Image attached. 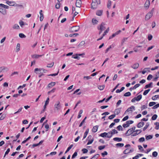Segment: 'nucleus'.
Listing matches in <instances>:
<instances>
[{
  "instance_id": "32",
  "label": "nucleus",
  "mask_w": 159,
  "mask_h": 159,
  "mask_svg": "<svg viewBox=\"0 0 159 159\" xmlns=\"http://www.w3.org/2000/svg\"><path fill=\"white\" fill-rule=\"evenodd\" d=\"M155 125H156L155 129H158L159 128V122H155L154 123Z\"/></svg>"
},
{
  "instance_id": "43",
  "label": "nucleus",
  "mask_w": 159,
  "mask_h": 159,
  "mask_svg": "<svg viewBox=\"0 0 159 159\" xmlns=\"http://www.w3.org/2000/svg\"><path fill=\"white\" fill-rule=\"evenodd\" d=\"M92 22L93 24H97L98 21L95 19H93L92 20Z\"/></svg>"
},
{
  "instance_id": "53",
  "label": "nucleus",
  "mask_w": 159,
  "mask_h": 159,
  "mask_svg": "<svg viewBox=\"0 0 159 159\" xmlns=\"http://www.w3.org/2000/svg\"><path fill=\"white\" fill-rule=\"evenodd\" d=\"M77 155V152H75L72 155V158L73 159L75 158Z\"/></svg>"
},
{
  "instance_id": "44",
  "label": "nucleus",
  "mask_w": 159,
  "mask_h": 159,
  "mask_svg": "<svg viewBox=\"0 0 159 159\" xmlns=\"http://www.w3.org/2000/svg\"><path fill=\"white\" fill-rule=\"evenodd\" d=\"M144 141L145 139L144 137H141L139 139V141L140 142H143Z\"/></svg>"
},
{
  "instance_id": "8",
  "label": "nucleus",
  "mask_w": 159,
  "mask_h": 159,
  "mask_svg": "<svg viewBox=\"0 0 159 159\" xmlns=\"http://www.w3.org/2000/svg\"><path fill=\"white\" fill-rule=\"evenodd\" d=\"M105 24L102 22L100 25V27H98V29L99 30H101L103 31L106 29V27L105 26Z\"/></svg>"
},
{
  "instance_id": "27",
  "label": "nucleus",
  "mask_w": 159,
  "mask_h": 159,
  "mask_svg": "<svg viewBox=\"0 0 159 159\" xmlns=\"http://www.w3.org/2000/svg\"><path fill=\"white\" fill-rule=\"evenodd\" d=\"M20 43H17L16 46V51L18 52L20 50Z\"/></svg>"
},
{
  "instance_id": "45",
  "label": "nucleus",
  "mask_w": 159,
  "mask_h": 159,
  "mask_svg": "<svg viewBox=\"0 0 159 159\" xmlns=\"http://www.w3.org/2000/svg\"><path fill=\"white\" fill-rule=\"evenodd\" d=\"M76 56H75L74 55H73L72 56V57L75 59L79 60L80 59V57L78 55H75Z\"/></svg>"
},
{
  "instance_id": "63",
  "label": "nucleus",
  "mask_w": 159,
  "mask_h": 159,
  "mask_svg": "<svg viewBox=\"0 0 159 159\" xmlns=\"http://www.w3.org/2000/svg\"><path fill=\"white\" fill-rule=\"evenodd\" d=\"M111 133V134H112V135L113 134L117 133L118 132H117V130L114 129H113L112 132Z\"/></svg>"
},
{
  "instance_id": "2",
  "label": "nucleus",
  "mask_w": 159,
  "mask_h": 159,
  "mask_svg": "<svg viewBox=\"0 0 159 159\" xmlns=\"http://www.w3.org/2000/svg\"><path fill=\"white\" fill-rule=\"evenodd\" d=\"M154 10V8H153L145 16V20H149L152 16Z\"/></svg>"
},
{
  "instance_id": "40",
  "label": "nucleus",
  "mask_w": 159,
  "mask_h": 159,
  "mask_svg": "<svg viewBox=\"0 0 159 159\" xmlns=\"http://www.w3.org/2000/svg\"><path fill=\"white\" fill-rule=\"evenodd\" d=\"M54 63L52 62L51 63L48 64L47 65V67H52L54 65Z\"/></svg>"
},
{
  "instance_id": "20",
  "label": "nucleus",
  "mask_w": 159,
  "mask_h": 159,
  "mask_svg": "<svg viewBox=\"0 0 159 159\" xmlns=\"http://www.w3.org/2000/svg\"><path fill=\"white\" fill-rule=\"evenodd\" d=\"M102 10H98L96 11V15L98 16H101L102 14Z\"/></svg>"
},
{
  "instance_id": "22",
  "label": "nucleus",
  "mask_w": 159,
  "mask_h": 159,
  "mask_svg": "<svg viewBox=\"0 0 159 159\" xmlns=\"http://www.w3.org/2000/svg\"><path fill=\"white\" fill-rule=\"evenodd\" d=\"M98 125L94 126L92 129V132L94 133L96 132L98 130Z\"/></svg>"
},
{
  "instance_id": "55",
  "label": "nucleus",
  "mask_w": 159,
  "mask_h": 159,
  "mask_svg": "<svg viewBox=\"0 0 159 159\" xmlns=\"http://www.w3.org/2000/svg\"><path fill=\"white\" fill-rule=\"evenodd\" d=\"M19 24H20V26L22 27L23 25H24V22L22 20H20L19 22Z\"/></svg>"
},
{
  "instance_id": "36",
  "label": "nucleus",
  "mask_w": 159,
  "mask_h": 159,
  "mask_svg": "<svg viewBox=\"0 0 159 159\" xmlns=\"http://www.w3.org/2000/svg\"><path fill=\"white\" fill-rule=\"evenodd\" d=\"M109 30V28L108 27V28L107 30L104 32L103 34H102L103 36H105L106 34L107 33Z\"/></svg>"
},
{
  "instance_id": "51",
  "label": "nucleus",
  "mask_w": 159,
  "mask_h": 159,
  "mask_svg": "<svg viewBox=\"0 0 159 159\" xmlns=\"http://www.w3.org/2000/svg\"><path fill=\"white\" fill-rule=\"evenodd\" d=\"M119 33V30H118L115 33L113 34L112 35V37H115L116 36V35H118Z\"/></svg>"
},
{
  "instance_id": "7",
  "label": "nucleus",
  "mask_w": 159,
  "mask_h": 159,
  "mask_svg": "<svg viewBox=\"0 0 159 159\" xmlns=\"http://www.w3.org/2000/svg\"><path fill=\"white\" fill-rule=\"evenodd\" d=\"M135 127H133L129 129L127 131L126 134L127 135H129L130 134H131L132 133L133 131H134V130H135Z\"/></svg>"
},
{
  "instance_id": "49",
  "label": "nucleus",
  "mask_w": 159,
  "mask_h": 159,
  "mask_svg": "<svg viewBox=\"0 0 159 159\" xmlns=\"http://www.w3.org/2000/svg\"><path fill=\"white\" fill-rule=\"evenodd\" d=\"M155 102H151L149 103V106L150 107L156 104Z\"/></svg>"
},
{
  "instance_id": "35",
  "label": "nucleus",
  "mask_w": 159,
  "mask_h": 159,
  "mask_svg": "<svg viewBox=\"0 0 159 159\" xmlns=\"http://www.w3.org/2000/svg\"><path fill=\"white\" fill-rule=\"evenodd\" d=\"M149 123L148 122H147L145 126L143 128V131H145L149 126Z\"/></svg>"
},
{
  "instance_id": "39",
  "label": "nucleus",
  "mask_w": 159,
  "mask_h": 159,
  "mask_svg": "<svg viewBox=\"0 0 159 159\" xmlns=\"http://www.w3.org/2000/svg\"><path fill=\"white\" fill-rule=\"evenodd\" d=\"M86 118H87V117H85V118L80 123V125H79L80 127L81 126H82V125H83V124L84 123V122H85V119H86Z\"/></svg>"
},
{
  "instance_id": "31",
  "label": "nucleus",
  "mask_w": 159,
  "mask_h": 159,
  "mask_svg": "<svg viewBox=\"0 0 159 159\" xmlns=\"http://www.w3.org/2000/svg\"><path fill=\"white\" fill-rule=\"evenodd\" d=\"M131 93L129 92H127L126 93H125L124 94V96H125V97H129V96H131Z\"/></svg>"
},
{
  "instance_id": "60",
  "label": "nucleus",
  "mask_w": 159,
  "mask_h": 159,
  "mask_svg": "<svg viewBox=\"0 0 159 159\" xmlns=\"http://www.w3.org/2000/svg\"><path fill=\"white\" fill-rule=\"evenodd\" d=\"M84 153H85L87 152L88 150L86 148H83L82 150Z\"/></svg>"
},
{
  "instance_id": "30",
  "label": "nucleus",
  "mask_w": 159,
  "mask_h": 159,
  "mask_svg": "<svg viewBox=\"0 0 159 159\" xmlns=\"http://www.w3.org/2000/svg\"><path fill=\"white\" fill-rule=\"evenodd\" d=\"M146 139L147 140H148L150 139H152L153 137V136L152 135H149L148 136H146Z\"/></svg>"
},
{
  "instance_id": "38",
  "label": "nucleus",
  "mask_w": 159,
  "mask_h": 159,
  "mask_svg": "<svg viewBox=\"0 0 159 159\" xmlns=\"http://www.w3.org/2000/svg\"><path fill=\"white\" fill-rule=\"evenodd\" d=\"M60 7V2H58L55 5V7L57 9L59 8Z\"/></svg>"
},
{
  "instance_id": "61",
  "label": "nucleus",
  "mask_w": 159,
  "mask_h": 159,
  "mask_svg": "<svg viewBox=\"0 0 159 159\" xmlns=\"http://www.w3.org/2000/svg\"><path fill=\"white\" fill-rule=\"evenodd\" d=\"M98 155H99L98 154H96V155H95L94 156L92 157L90 159H96V158H98Z\"/></svg>"
},
{
  "instance_id": "48",
  "label": "nucleus",
  "mask_w": 159,
  "mask_h": 159,
  "mask_svg": "<svg viewBox=\"0 0 159 159\" xmlns=\"http://www.w3.org/2000/svg\"><path fill=\"white\" fill-rule=\"evenodd\" d=\"M111 2L110 1V0H108V2L107 5V6L108 8H110L111 7Z\"/></svg>"
},
{
  "instance_id": "23",
  "label": "nucleus",
  "mask_w": 159,
  "mask_h": 159,
  "mask_svg": "<svg viewBox=\"0 0 159 159\" xmlns=\"http://www.w3.org/2000/svg\"><path fill=\"white\" fill-rule=\"evenodd\" d=\"M150 3V2L149 0H147L144 4L145 7H148Z\"/></svg>"
},
{
  "instance_id": "28",
  "label": "nucleus",
  "mask_w": 159,
  "mask_h": 159,
  "mask_svg": "<svg viewBox=\"0 0 159 159\" xmlns=\"http://www.w3.org/2000/svg\"><path fill=\"white\" fill-rule=\"evenodd\" d=\"M104 88H105L104 85H98V88L100 90H103Z\"/></svg>"
},
{
  "instance_id": "25",
  "label": "nucleus",
  "mask_w": 159,
  "mask_h": 159,
  "mask_svg": "<svg viewBox=\"0 0 159 159\" xmlns=\"http://www.w3.org/2000/svg\"><path fill=\"white\" fill-rule=\"evenodd\" d=\"M89 129H87L86 130V131L84 133V137H83V139H84L85 138L89 133Z\"/></svg>"
},
{
  "instance_id": "64",
  "label": "nucleus",
  "mask_w": 159,
  "mask_h": 159,
  "mask_svg": "<svg viewBox=\"0 0 159 159\" xmlns=\"http://www.w3.org/2000/svg\"><path fill=\"white\" fill-rule=\"evenodd\" d=\"M136 98H137L138 101H139L142 98V95L141 94H140V95H139V96H138L137 97H136Z\"/></svg>"
},
{
  "instance_id": "14",
  "label": "nucleus",
  "mask_w": 159,
  "mask_h": 159,
  "mask_svg": "<svg viewBox=\"0 0 159 159\" xmlns=\"http://www.w3.org/2000/svg\"><path fill=\"white\" fill-rule=\"evenodd\" d=\"M134 132H135V133L133 134L132 136H136L142 132V131L141 130H136Z\"/></svg>"
},
{
  "instance_id": "18",
  "label": "nucleus",
  "mask_w": 159,
  "mask_h": 159,
  "mask_svg": "<svg viewBox=\"0 0 159 159\" xmlns=\"http://www.w3.org/2000/svg\"><path fill=\"white\" fill-rule=\"evenodd\" d=\"M139 63H136L134 64V65H133L131 67L134 69H136L138 68L139 67Z\"/></svg>"
},
{
  "instance_id": "5",
  "label": "nucleus",
  "mask_w": 159,
  "mask_h": 159,
  "mask_svg": "<svg viewBox=\"0 0 159 159\" xmlns=\"http://www.w3.org/2000/svg\"><path fill=\"white\" fill-rule=\"evenodd\" d=\"M80 28V27L79 26H73L70 29V31L72 33L76 32L79 30Z\"/></svg>"
},
{
  "instance_id": "62",
  "label": "nucleus",
  "mask_w": 159,
  "mask_h": 159,
  "mask_svg": "<svg viewBox=\"0 0 159 159\" xmlns=\"http://www.w3.org/2000/svg\"><path fill=\"white\" fill-rule=\"evenodd\" d=\"M107 133L108 134L107 135V137L108 138H111L112 136V134H111V133L110 132H109Z\"/></svg>"
},
{
  "instance_id": "15",
  "label": "nucleus",
  "mask_w": 159,
  "mask_h": 159,
  "mask_svg": "<svg viewBox=\"0 0 159 159\" xmlns=\"http://www.w3.org/2000/svg\"><path fill=\"white\" fill-rule=\"evenodd\" d=\"M152 84L153 83L152 82H151L149 84L146 85L144 88V89H147L149 88L152 87Z\"/></svg>"
},
{
  "instance_id": "59",
  "label": "nucleus",
  "mask_w": 159,
  "mask_h": 159,
  "mask_svg": "<svg viewBox=\"0 0 159 159\" xmlns=\"http://www.w3.org/2000/svg\"><path fill=\"white\" fill-rule=\"evenodd\" d=\"M152 35L149 34L148 35V40H149V41L151 40H152Z\"/></svg>"
},
{
  "instance_id": "56",
  "label": "nucleus",
  "mask_w": 159,
  "mask_h": 159,
  "mask_svg": "<svg viewBox=\"0 0 159 159\" xmlns=\"http://www.w3.org/2000/svg\"><path fill=\"white\" fill-rule=\"evenodd\" d=\"M140 85V84H135L133 87V89H135L137 88Z\"/></svg>"
},
{
  "instance_id": "13",
  "label": "nucleus",
  "mask_w": 159,
  "mask_h": 159,
  "mask_svg": "<svg viewBox=\"0 0 159 159\" xmlns=\"http://www.w3.org/2000/svg\"><path fill=\"white\" fill-rule=\"evenodd\" d=\"M9 69L8 68L5 66H2L0 67V73L2 72L3 70H5L7 71Z\"/></svg>"
},
{
  "instance_id": "54",
  "label": "nucleus",
  "mask_w": 159,
  "mask_h": 159,
  "mask_svg": "<svg viewBox=\"0 0 159 159\" xmlns=\"http://www.w3.org/2000/svg\"><path fill=\"white\" fill-rule=\"evenodd\" d=\"M152 76L151 75H149L147 77V79L148 80H150L152 78Z\"/></svg>"
},
{
  "instance_id": "50",
  "label": "nucleus",
  "mask_w": 159,
  "mask_h": 159,
  "mask_svg": "<svg viewBox=\"0 0 159 159\" xmlns=\"http://www.w3.org/2000/svg\"><path fill=\"white\" fill-rule=\"evenodd\" d=\"M115 114H113L112 115H111L109 116L108 119L110 120H111L113 119L115 117Z\"/></svg>"
},
{
  "instance_id": "24",
  "label": "nucleus",
  "mask_w": 159,
  "mask_h": 159,
  "mask_svg": "<svg viewBox=\"0 0 159 159\" xmlns=\"http://www.w3.org/2000/svg\"><path fill=\"white\" fill-rule=\"evenodd\" d=\"M12 28L13 29H14L18 30L20 29L19 26L17 24H14L13 25Z\"/></svg>"
},
{
  "instance_id": "11",
  "label": "nucleus",
  "mask_w": 159,
  "mask_h": 159,
  "mask_svg": "<svg viewBox=\"0 0 159 159\" xmlns=\"http://www.w3.org/2000/svg\"><path fill=\"white\" fill-rule=\"evenodd\" d=\"M134 149L129 150L128 149H127L124 151V153L125 154L129 153L130 152H132L134 151Z\"/></svg>"
},
{
  "instance_id": "34",
  "label": "nucleus",
  "mask_w": 159,
  "mask_h": 159,
  "mask_svg": "<svg viewBox=\"0 0 159 159\" xmlns=\"http://www.w3.org/2000/svg\"><path fill=\"white\" fill-rule=\"evenodd\" d=\"M73 146V145L71 144L69 147H68V148H67V149L65 152V153H66L67 152H68L71 148Z\"/></svg>"
},
{
  "instance_id": "9",
  "label": "nucleus",
  "mask_w": 159,
  "mask_h": 159,
  "mask_svg": "<svg viewBox=\"0 0 159 159\" xmlns=\"http://www.w3.org/2000/svg\"><path fill=\"white\" fill-rule=\"evenodd\" d=\"M81 0H77L75 3L76 7H80L81 6Z\"/></svg>"
},
{
  "instance_id": "29",
  "label": "nucleus",
  "mask_w": 159,
  "mask_h": 159,
  "mask_svg": "<svg viewBox=\"0 0 159 159\" xmlns=\"http://www.w3.org/2000/svg\"><path fill=\"white\" fill-rule=\"evenodd\" d=\"M108 134V133L104 132V133H102L100 134V136L102 137H105L107 136V135Z\"/></svg>"
},
{
  "instance_id": "52",
  "label": "nucleus",
  "mask_w": 159,
  "mask_h": 159,
  "mask_svg": "<svg viewBox=\"0 0 159 159\" xmlns=\"http://www.w3.org/2000/svg\"><path fill=\"white\" fill-rule=\"evenodd\" d=\"M93 140H94V139L93 138L92 139H91V140H89L88 142V143H87V145H89L90 144H91L93 142Z\"/></svg>"
},
{
  "instance_id": "1",
  "label": "nucleus",
  "mask_w": 159,
  "mask_h": 159,
  "mask_svg": "<svg viewBox=\"0 0 159 159\" xmlns=\"http://www.w3.org/2000/svg\"><path fill=\"white\" fill-rule=\"evenodd\" d=\"M100 3V0H98V1L97 0H92V2L91 3V8L93 9H96L98 4H99Z\"/></svg>"
},
{
  "instance_id": "58",
  "label": "nucleus",
  "mask_w": 159,
  "mask_h": 159,
  "mask_svg": "<svg viewBox=\"0 0 159 159\" xmlns=\"http://www.w3.org/2000/svg\"><path fill=\"white\" fill-rule=\"evenodd\" d=\"M152 156L154 157H156L157 155V152H153L152 153Z\"/></svg>"
},
{
  "instance_id": "4",
  "label": "nucleus",
  "mask_w": 159,
  "mask_h": 159,
  "mask_svg": "<svg viewBox=\"0 0 159 159\" xmlns=\"http://www.w3.org/2000/svg\"><path fill=\"white\" fill-rule=\"evenodd\" d=\"M61 108V106L60 104V102L59 101H58L54 105V110L55 111H58Z\"/></svg>"
},
{
  "instance_id": "6",
  "label": "nucleus",
  "mask_w": 159,
  "mask_h": 159,
  "mask_svg": "<svg viewBox=\"0 0 159 159\" xmlns=\"http://www.w3.org/2000/svg\"><path fill=\"white\" fill-rule=\"evenodd\" d=\"M134 121L133 120H128L126 122V124H124L123 126L124 128H126L129 127L130 124L133 123Z\"/></svg>"
},
{
  "instance_id": "33",
  "label": "nucleus",
  "mask_w": 159,
  "mask_h": 159,
  "mask_svg": "<svg viewBox=\"0 0 159 159\" xmlns=\"http://www.w3.org/2000/svg\"><path fill=\"white\" fill-rule=\"evenodd\" d=\"M159 97V95H155L152 97V99L153 100H155Z\"/></svg>"
},
{
  "instance_id": "42",
  "label": "nucleus",
  "mask_w": 159,
  "mask_h": 159,
  "mask_svg": "<svg viewBox=\"0 0 159 159\" xmlns=\"http://www.w3.org/2000/svg\"><path fill=\"white\" fill-rule=\"evenodd\" d=\"M10 149L9 148H8L7 149V150L5 152V154L4 156V157H5L7 155V154H8V153H9V152H10Z\"/></svg>"
},
{
  "instance_id": "41",
  "label": "nucleus",
  "mask_w": 159,
  "mask_h": 159,
  "mask_svg": "<svg viewBox=\"0 0 159 159\" xmlns=\"http://www.w3.org/2000/svg\"><path fill=\"white\" fill-rule=\"evenodd\" d=\"M157 117V115L156 114H154L152 116V119L153 120H155L156 119Z\"/></svg>"
},
{
  "instance_id": "19",
  "label": "nucleus",
  "mask_w": 159,
  "mask_h": 159,
  "mask_svg": "<svg viewBox=\"0 0 159 159\" xmlns=\"http://www.w3.org/2000/svg\"><path fill=\"white\" fill-rule=\"evenodd\" d=\"M144 122H140L137 125V127L139 128L142 127L144 125Z\"/></svg>"
},
{
  "instance_id": "47",
  "label": "nucleus",
  "mask_w": 159,
  "mask_h": 159,
  "mask_svg": "<svg viewBox=\"0 0 159 159\" xmlns=\"http://www.w3.org/2000/svg\"><path fill=\"white\" fill-rule=\"evenodd\" d=\"M19 36L21 38H25L26 36L22 33H20L19 34Z\"/></svg>"
},
{
  "instance_id": "26",
  "label": "nucleus",
  "mask_w": 159,
  "mask_h": 159,
  "mask_svg": "<svg viewBox=\"0 0 159 159\" xmlns=\"http://www.w3.org/2000/svg\"><path fill=\"white\" fill-rule=\"evenodd\" d=\"M85 44V42L84 41H82L78 45V47H81L84 46Z\"/></svg>"
},
{
  "instance_id": "37",
  "label": "nucleus",
  "mask_w": 159,
  "mask_h": 159,
  "mask_svg": "<svg viewBox=\"0 0 159 159\" xmlns=\"http://www.w3.org/2000/svg\"><path fill=\"white\" fill-rule=\"evenodd\" d=\"M150 89H148L147 90H145L143 93V95H146L150 91Z\"/></svg>"
},
{
  "instance_id": "17",
  "label": "nucleus",
  "mask_w": 159,
  "mask_h": 159,
  "mask_svg": "<svg viewBox=\"0 0 159 159\" xmlns=\"http://www.w3.org/2000/svg\"><path fill=\"white\" fill-rule=\"evenodd\" d=\"M55 84V83L54 82H52L49 83L48 86V87L49 88H51L53 86H54Z\"/></svg>"
},
{
  "instance_id": "57",
  "label": "nucleus",
  "mask_w": 159,
  "mask_h": 159,
  "mask_svg": "<svg viewBox=\"0 0 159 159\" xmlns=\"http://www.w3.org/2000/svg\"><path fill=\"white\" fill-rule=\"evenodd\" d=\"M115 114H118L119 113V109H117L115 111Z\"/></svg>"
},
{
  "instance_id": "21",
  "label": "nucleus",
  "mask_w": 159,
  "mask_h": 159,
  "mask_svg": "<svg viewBox=\"0 0 159 159\" xmlns=\"http://www.w3.org/2000/svg\"><path fill=\"white\" fill-rule=\"evenodd\" d=\"M149 68H145L142 71V73L143 74H144L147 71H148L149 72H150L149 70Z\"/></svg>"
},
{
  "instance_id": "10",
  "label": "nucleus",
  "mask_w": 159,
  "mask_h": 159,
  "mask_svg": "<svg viewBox=\"0 0 159 159\" xmlns=\"http://www.w3.org/2000/svg\"><path fill=\"white\" fill-rule=\"evenodd\" d=\"M132 109H133L134 110H135V107L133 106H132L130 107L129 108L125 111V113L126 112H132Z\"/></svg>"
},
{
  "instance_id": "12",
  "label": "nucleus",
  "mask_w": 159,
  "mask_h": 159,
  "mask_svg": "<svg viewBox=\"0 0 159 159\" xmlns=\"http://www.w3.org/2000/svg\"><path fill=\"white\" fill-rule=\"evenodd\" d=\"M42 69L36 68L34 69V72L37 74L43 73V72H42Z\"/></svg>"
},
{
  "instance_id": "3",
  "label": "nucleus",
  "mask_w": 159,
  "mask_h": 159,
  "mask_svg": "<svg viewBox=\"0 0 159 159\" xmlns=\"http://www.w3.org/2000/svg\"><path fill=\"white\" fill-rule=\"evenodd\" d=\"M6 3L10 6H18L19 7H23V6L21 5H19L16 4L15 2L14 1H7L6 2Z\"/></svg>"
},
{
  "instance_id": "16",
  "label": "nucleus",
  "mask_w": 159,
  "mask_h": 159,
  "mask_svg": "<svg viewBox=\"0 0 159 159\" xmlns=\"http://www.w3.org/2000/svg\"><path fill=\"white\" fill-rule=\"evenodd\" d=\"M44 54H43L42 55H39L37 54H34L31 56V57L33 58H38L39 57H41L43 56Z\"/></svg>"
},
{
  "instance_id": "46",
  "label": "nucleus",
  "mask_w": 159,
  "mask_h": 159,
  "mask_svg": "<svg viewBox=\"0 0 159 159\" xmlns=\"http://www.w3.org/2000/svg\"><path fill=\"white\" fill-rule=\"evenodd\" d=\"M105 145L100 146L98 147V149L99 150H102L104 148H105Z\"/></svg>"
}]
</instances>
